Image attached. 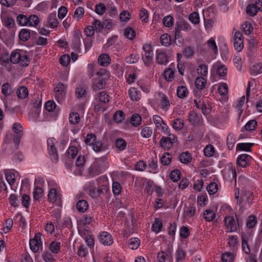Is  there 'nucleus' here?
<instances>
[{
  "mask_svg": "<svg viewBox=\"0 0 262 262\" xmlns=\"http://www.w3.org/2000/svg\"><path fill=\"white\" fill-rule=\"evenodd\" d=\"M86 94V88L84 86L80 85L77 86L75 89V96L78 99L85 98Z\"/></svg>",
  "mask_w": 262,
  "mask_h": 262,
  "instance_id": "obj_30",
  "label": "nucleus"
},
{
  "mask_svg": "<svg viewBox=\"0 0 262 262\" xmlns=\"http://www.w3.org/2000/svg\"><path fill=\"white\" fill-rule=\"evenodd\" d=\"M148 171L154 173L158 172V161L156 158H151L148 161Z\"/></svg>",
  "mask_w": 262,
  "mask_h": 262,
  "instance_id": "obj_31",
  "label": "nucleus"
},
{
  "mask_svg": "<svg viewBox=\"0 0 262 262\" xmlns=\"http://www.w3.org/2000/svg\"><path fill=\"white\" fill-rule=\"evenodd\" d=\"M77 210L81 212H84L86 211L89 208V204L86 200H79L76 204Z\"/></svg>",
  "mask_w": 262,
  "mask_h": 262,
  "instance_id": "obj_38",
  "label": "nucleus"
},
{
  "mask_svg": "<svg viewBox=\"0 0 262 262\" xmlns=\"http://www.w3.org/2000/svg\"><path fill=\"white\" fill-rule=\"evenodd\" d=\"M173 128L176 130L182 129L184 126V121L181 118H176L172 121L171 123Z\"/></svg>",
  "mask_w": 262,
  "mask_h": 262,
  "instance_id": "obj_36",
  "label": "nucleus"
},
{
  "mask_svg": "<svg viewBox=\"0 0 262 262\" xmlns=\"http://www.w3.org/2000/svg\"><path fill=\"white\" fill-rule=\"evenodd\" d=\"M81 34L80 33L75 32L72 40L71 48L77 53H80L81 51Z\"/></svg>",
  "mask_w": 262,
  "mask_h": 262,
  "instance_id": "obj_15",
  "label": "nucleus"
},
{
  "mask_svg": "<svg viewBox=\"0 0 262 262\" xmlns=\"http://www.w3.org/2000/svg\"><path fill=\"white\" fill-rule=\"evenodd\" d=\"M207 85L206 80L204 77H198L195 79V86L199 90H203L206 88Z\"/></svg>",
  "mask_w": 262,
  "mask_h": 262,
  "instance_id": "obj_34",
  "label": "nucleus"
},
{
  "mask_svg": "<svg viewBox=\"0 0 262 262\" xmlns=\"http://www.w3.org/2000/svg\"><path fill=\"white\" fill-rule=\"evenodd\" d=\"M127 146L126 142L122 138H118L115 140V147L117 151H122L125 149Z\"/></svg>",
  "mask_w": 262,
  "mask_h": 262,
  "instance_id": "obj_33",
  "label": "nucleus"
},
{
  "mask_svg": "<svg viewBox=\"0 0 262 262\" xmlns=\"http://www.w3.org/2000/svg\"><path fill=\"white\" fill-rule=\"evenodd\" d=\"M2 93L6 97L11 96L14 93L12 86L9 83H5L2 86Z\"/></svg>",
  "mask_w": 262,
  "mask_h": 262,
  "instance_id": "obj_24",
  "label": "nucleus"
},
{
  "mask_svg": "<svg viewBox=\"0 0 262 262\" xmlns=\"http://www.w3.org/2000/svg\"><path fill=\"white\" fill-rule=\"evenodd\" d=\"M28 89L24 86L19 87L16 91L17 96L20 99H25L28 96Z\"/></svg>",
  "mask_w": 262,
  "mask_h": 262,
  "instance_id": "obj_49",
  "label": "nucleus"
},
{
  "mask_svg": "<svg viewBox=\"0 0 262 262\" xmlns=\"http://www.w3.org/2000/svg\"><path fill=\"white\" fill-rule=\"evenodd\" d=\"M172 156L168 152L164 153L161 157V163L163 165H168L171 162Z\"/></svg>",
  "mask_w": 262,
  "mask_h": 262,
  "instance_id": "obj_46",
  "label": "nucleus"
},
{
  "mask_svg": "<svg viewBox=\"0 0 262 262\" xmlns=\"http://www.w3.org/2000/svg\"><path fill=\"white\" fill-rule=\"evenodd\" d=\"M17 22L18 25L24 26H28V17L24 14H19L17 16Z\"/></svg>",
  "mask_w": 262,
  "mask_h": 262,
  "instance_id": "obj_62",
  "label": "nucleus"
},
{
  "mask_svg": "<svg viewBox=\"0 0 262 262\" xmlns=\"http://www.w3.org/2000/svg\"><path fill=\"white\" fill-rule=\"evenodd\" d=\"M179 160L182 163L188 164L192 161V156L188 151L183 152L179 156Z\"/></svg>",
  "mask_w": 262,
  "mask_h": 262,
  "instance_id": "obj_32",
  "label": "nucleus"
},
{
  "mask_svg": "<svg viewBox=\"0 0 262 262\" xmlns=\"http://www.w3.org/2000/svg\"><path fill=\"white\" fill-rule=\"evenodd\" d=\"M204 155L207 157H212L215 152L214 147L211 144L207 145L204 149Z\"/></svg>",
  "mask_w": 262,
  "mask_h": 262,
  "instance_id": "obj_60",
  "label": "nucleus"
},
{
  "mask_svg": "<svg viewBox=\"0 0 262 262\" xmlns=\"http://www.w3.org/2000/svg\"><path fill=\"white\" fill-rule=\"evenodd\" d=\"M97 140L96 136L93 133L88 134L84 140V142L86 145L92 146L94 142Z\"/></svg>",
  "mask_w": 262,
  "mask_h": 262,
  "instance_id": "obj_59",
  "label": "nucleus"
},
{
  "mask_svg": "<svg viewBox=\"0 0 262 262\" xmlns=\"http://www.w3.org/2000/svg\"><path fill=\"white\" fill-rule=\"evenodd\" d=\"M69 122L73 125L77 124L80 122V116L78 113L72 112L69 115Z\"/></svg>",
  "mask_w": 262,
  "mask_h": 262,
  "instance_id": "obj_45",
  "label": "nucleus"
},
{
  "mask_svg": "<svg viewBox=\"0 0 262 262\" xmlns=\"http://www.w3.org/2000/svg\"><path fill=\"white\" fill-rule=\"evenodd\" d=\"M66 154L67 155L68 157V161L69 162V164H66V165L67 166V168L68 169H71L72 167V165H71V161L70 159H74L76 156L78 154V149L75 146H71L69 147V148L67 149Z\"/></svg>",
  "mask_w": 262,
  "mask_h": 262,
  "instance_id": "obj_19",
  "label": "nucleus"
},
{
  "mask_svg": "<svg viewBox=\"0 0 262 262\" xmlns=\"http://www.w3.org/2000/svg\"><path fill=\"white\" fill-rule=\"evenodd\" d=\"M253 145V143H241L236 145V150L241 151H250L251 147Z\"/></svg>",
  "mask_w": 262,
  "mask_h": 262,
  "instance_id": "obj_47",
  "label": "nucleus"
},
{
  "mask_svg": "<svg viewBox=\"0 0 262 262\" xmlns=\"http://www.w3.org/2000/svg\"><path fill=\"white\" fill-rule=\"evenodd\" d=\"M48 200L50 202L59 204L61 201V194L60 189L52 188L49 189L48 194Z\"/></svg>",
  "mask_w": 262,
  "mask_h": 262,
  "instance_id": "obj_12",
  "label": "nucleus"
},
{
  "mask_svg": "<svg viewBox=\"0 0 262 262\" xmlns=\"http://www.w3.org/2000/svg\"><path fill=\"white\" fill-rule=\"evenodd\" d=\"M227 244L233 252L236 251L239 246L237 236L236 235H229L227 238Z\"/></svg>",
  "mask_w": 262,
  "mask_h": 262,
  "instance_id": "obj_21",
  "label": "nucleus"
},
{
  "mask_svg": "<svg viewBox=\"0 0 262 262\" xmlns=\"http://www.w3.org/2000/svg\"><path fill=\"white\" fill-rule=\"evenodd\" d=\"M160 97V107L162 110L167 111L169 109L170 104L167 96L164 94H159Z\"/></svg>",
  "mask_w": 262,
  "mask_h": 262,
  "instance_id": "obj_23",
  "label": "nucleus"
},
{
  "mask_svg": "<svg viewBox=\"0 0 262 262\" xmlns=\"http://www.w3.org/2000/svg\"><path fill=\"white\" fill-rule=\"evenodd\" d=\"M4 173L6 179L9 184L10 185L14 184L16 179L14 173L8 170H5Z\"/></svg>",
  "mask_w": 262,
  "mask_h": 262,
  "instance_id": "obj_37",
  "label": "nucleus"
},
{
  "mask_svg": "<svg viewBox=\"0 0 262 262\" xmlns=\"http://www.w3.org/2000/svg\"><path fill=\"white\" fill-rule=\"evenodd\" d=\"M252 160V157L247 154H242L238 156L236 164L242 167H246Z\"/></svg>",
  "mask_w": 262,
  "mask_h": 262,
  "instance_id": "obj_16",
  "label": "nucleus"
},
{
  "mask_svg": "<svg viewBox=\"0 0 262 262\" xmlns=\"http://www.w3.org/2000/svg\"><path fill=\"white\" fill-rule=\"evenodd\" d=\"M61 243L57 241H53L49 245V250L52 254L56 255L60 251Z\"/></svg>",
  "mask_w": 262,
  "mask_h": 262,
  "instance_id": "obj_28",
  "label": "nucleus"
},
{
  "mask_svg": "<svg viewBox=\"0 0 262 262\" xmlns=\"http://www.w3.org/2000/svg\"><path fill=\"white\" fill-rule=\"evenodd\" d=\"M54 139L50 138L47 140L48 154L51 161L56 163L58 161L57 151L54 145Z\"/></svg>",
  "mask_w": 262,
  "mask_h": 262,
  "instance_id": "obj_9",
  "label": "nucleus"
},
{
  "mask_svg": "<svg viewBox=\"0 0 262 262\" xmlns=\"http://www.w3.org/2000/svg\"><path fill=\"white\" fill-rule=\"evenodd\" d=\"M257 223V219L255 216L253 215L248 217L246 222V226L248 228L251 229L255 227Z\"/></svg>",
  "mask_w": 262,
  "mask_h": 262,
  "instance_id": "obj_56",
  "label": "nucleus"
},
{
  "mask_svg": "<svg viewBox=\"0 0 262 262\" xmlns=\"http://www.w3.org/2000/svg\"><path fill=\"white\" fill-rule=\"evenodd\" d=\"M188 91L186 86H179L177 88V96L181 99H183L187 96Z\"/></svg>",
  "mask_w": 262,
  "mask_h": 262,
  "instance_id": "obj_43",
  "label": "nucleus"
},
{
  "mask_svg": "<svg viewBox=\"0 0 262 262\" xmlns=\"http://www.w3.org/2000/svg\"><path fill=\"white\" fill-rule=\"evenodd\" d=\"M142 118L140 115L135 114L132 115L130 119V122L133 126H138L140 125Z\"/></svg>",
  "mask_w": 262,
  "mask_h": 262,
  "instance_id": "obj_51",
  "label": "nucleus"
},
{
  "mask_svg": "<svg viewBox=\"0 0 262 262\" xmlns=\"http://www.w3.org/2000/svg\"><path fill=\"white\" fill-rule=\"evenodd\" d=\"M213 69L215 71L217 75L224 77L227 74V69L225 66L220 62H216L213 66Z\"/></svg>",
  "mask_w": 262,
  "mask_h": 262,
  "instance_id": "obj_22",
  "label": "nucleus"
},
{
  "mask_svg": "<svg viewBox=\"0 0 262 262\" xmlns=\"http://www.w3.org/2000/svg\"><path fill=\"white\" fill-rule=\"evenodd\" d=\"M99 239L100 243L104 246H111L114 242L112 235L106 231H103L100 233Z\"/></svg>",
  "mask_w": 262,
  "mask_h": 262,
  "instance_id": "obj_14",
  "label": "nucleus"
},
{
  "mask_svg": "<svg viewBox=\"0 0 262 262\" xmlns=\"http://www.w3.org/2000/svg\"><path fill=\"white\" fill-rule=\"evenodd\" d=\"M129 98L133 101H138L141 98V93L137 88L132 87L128 91Z\"/></svg>",
  "mask_w": 262,
  "mask_h": 262,
  "instance_id": "obj_25",
  "label": "nucleus"
},
{
  "mask_svg": "<svg viewBox=\"0 0 262 262\" xmlns=\"http://www.w3.org/2000/svg\"><path fill=\"white\" fill-rule=\"evenodd\" d=\"M181 173L179 169H174L172 170L170 174L169 177L174 182H177L181 179Z\"/></svg>",
  "mask_w": 262,
  "mask_h": 262,
  "instance_id": "obj_50",
  "label": "nucleus"
},
{
  "mask_svg": "<svg viewBox=\"0 0 262 262\" xmlns=\"http://www.w3.org/2000/svg\"><path fill=\"white\" fill-rule=\"evenodd\" d=\"M10 61L13 64H19L23 67H27L30 62L29 57L23 51H14L10 56Z\"/></svg>",
  "mask_w": 262,
  "mask_h": 262,
  "instance_id": "obj_1",
  "label": "nucleus"
},
{
  "mask_svg": "<svg viewBox=\"0 0 262 262\" xmlns=\"http://www.w3.org/2000/svg\"><path fill=\"white\" fill-rule=\"evenodd\" d=\"M110 96L109 94L105 91L100 92L98 95V102L95 103L94 108L97 111H102L104 112L106 110L105 104L110 101Z\"/></svg>",
  "mask_w": 262,
  "mask_h": 262,
  "instance_id": "obj_5",
  "label": "nucleus"
},
{
  "mask_svg": "<svg viewBox=\"0 0 262 262\" xmlns=\"http://www.w3.org/2000/svg\"><path fill=\"white\" fill-rule=\"evenodd\" d=\"M54 254L49 251H45L42 254V258L45 262H55L56 260L54 257Z\"/></svg>",
  "mask_w": 262,
  "mask_h": 262,
  "instance_id": "obj_41",
  "label": "nucleus"
},
{
  "mask_svg": "<svg viewBox=\"0 0 262 262\" xmlns=\"http://www.w3.org/2000/svg\"><path fill=\"white\" fill-rule=\"evenodd\" d=\"M177 29L181 31H189L191 29L190 25L185 21H181L177 24Z\"/></svg>",
  "mask_w": 262,
  "mask_h": 262,
  "instance_id": "obj_58",
  "label": "nucleus"
},
{
  "mask_svg": "<svg viewBox=\"0 0 262 262\" xmlns=\"http://www.w3.org/2000/svg\"><path fill=\"white\" fill-rule=\"evenodd\" d=\"M10 56L8 53L4 52L0 54V64L6 66L9 63Z\"/></svg>",
  "mask_w": 262,
  "mask_h": 262,
  "instance_id": "obj_61",
  "label": "nucleus"
},
{
  "mask_svg": "<svg viewBox=\"0 0 262 262\" xmlns=\"http://www.w3.org/2000/svg\"><path fill=\"white\" fill-rule=\"evenodd\" d=\"M257 126V123L255 120H250L242 128L241 131L243 132L246 130L251 132L254 130L256 128Z\"/></svg>",
  "mask_w": 262,
  "mask_h": 262,
  "instance_id": "obj_35",
  "label": "nucleus"
},
{
  "mask_svg": "<svg viewBox=\"0 0 262 262\" xmlns=\"http://www.w3.org/2000/svg\"><path fill=\"white\" fill-rule=\"evenodd\" d=\"M262 73V64L257 63L254 64L250 69V74L252 75L255 76Z\"/></svg>",
  "mask_w": 262,
  "mask_h": 262,
  "instance_id": "obj_53",
  "label": "nucleus"
},
{
  "mask_svg": "<svg viewBox=\"0 0 262 262\" xmlns=\"http://www.w3.org/2000/svg\"><path fill=\"white\" fill-rule=\"evenodd\" d=\"M99 64L103 67H107L111 63V59L107 54H102L98 57Z\"/></svg>",
  "mask_w": 262,
  "mask_h": 262,
  "instance_id": "obj_29",
  "label": "nucleus"
},
{
  "mask_svg": "<svg viewBox=\"0 0 262 262\" xmlns=\"http://www.w3.org/2000/svg\"><path fill=\"white\" fill-rule=\"evenodd\" d=\"M162 227L163 224L162 221L158 219H156L152 225L151 230L153 232L157 234L161 231Z\"/></svg>",
  "mask_w": 262,
  "mask_h": 262,
  "instance_id": "obj_44",
  "label": "nucleus"
},
{
  "mask_svg": "<svg viewBox=\"0 0 262 262\" xmlns=\"http://www.w3.org/2000/svg\"><path fill=\"white\" fill-rule=\"evenodd\" d=\"M160 42L162 45L165 47L169 46L171 43V37L170 35L168 34H164L161 35L160 37Z\"/></svg>",
  "mask_w": 262,
  "mask_h": 262,
  "instance_id": "obj_52",
  "label": "nucleus"
},
{
  "mask_svg": "<svg viewBox=\"0 0 262 262\" xmlns=\"http://www.w3.org/2000/svg\"><path fill=\"white\" fill-rule=\"evenodd\" d=\"M42 234L37 233L35 235L33 238L30 240V247L31 250L34 252H37L40 248L42 246V242L41 241Z\"/></svg>",
  "mask_w": 262,
  "mask_h": 262,
  "instance_id": "obj_11",
  "label": "nucleus"
},
{
  "mask_svg": "<svg viewBox=\"0 0 262 262\" xmlns=\"http://www.w3.org/2000/svg\"><path fill=\"white\" fill-rule=\"evenodd\" d=\"M215 217V214L213 210L208 209L204 212V217L207 222L213 221Z\"/></svg>",
  "mask_w": 262,
  "mask_h": 262,
  "instance_id": "obj_55",
  "label": "nucleus"
},
{
  "mask_svg": "<svg viewBox=\"0 0 262 262\" xmlns=\"http://www.w3.org/2000/svg\"><path fill=\"white\" fill-rule=\"evenodd\" d=\"M171 67H169L164 71V77L168 82H171L174 78V66L170 65Z\"/></svg>",
  "mask_w": 262,
  "mask_h": 262,
  "instance_id": "obj_27",
  "label": "nucleus"
},
{
  "mask_svg": "<svg viewBox=\"0 0 262 262\" xmlns=\"http://www.w3.org/2000/svg\"><path fill=\"white\" fill-rule=\"evenodd\" d=\"M39 19L36 15H31L28 17V26L35 27L39 23Z\"/></svg>",
  "mask_w": 262,
  "mask_h": 262,
  "instance_id": "obj_48",
  "label": "nucleus"
},
{
  "mask_svg": "<svg viewBox=\"0 0 262 262\" xmlns=\"http://www.w3.org/2000/svg\"><path fill=\"white\" fill-rule=\"evenodd\" d=\"M167 135L168 137H162L160 140V143L161 147L164 150H168L172 146L174 143H176L177 141V138L173 134L170 133V132Z\"/></svg>",
  "mask_w": 262,
  "mask_h": 262,
  "instance_id": "obj_7",
  "label": "nucleus"
},
{
  "mask_svg": "<svg viewBox=\"0 0 262 262\" xmlns=\"http://www.w3.org/2000/svg\"><path fill=\"white\" fill-rule=\"evenodd\" d=\"M104 161L101 159H96L88 168V173L91 177H95L102 173L105 170Z\"/></svg>",
  "mask_w": 262,
  "mask_h": 262,
  "instance_id": "obj_3",
  "label": "nucleus"
},
{
  "mask_svg": "<svg viewBox=\"0 0 262 262\" xmlns=\"http://www.w3.org/2000/svg\"><path fill=\"white\" fill-rule=\"evenodd\" d=\"M262 10V1L258 0L254 4L249 5L246 8V12L249 15L255 16L258 11Z\"/></svg>",
  "mask_w": 262,
  "mask_h": 262,
  "instance_id": "obj_13",
  "label": "nucleus"
},
{
  "mask_svg": "<svg viewBox=\"0 0 262 262\" xmlns=\"http://www.w3.org/2000/svg\"><path fill=\"white\" fill-rule=\"evenodd\" d=\"M59 21L56 17V13H51L48 16L46 21V26L51 29H55L58 27Z\"/></svg>",
  "mask_w": 262,
  "mask_h": 262,
  "instance_id": "obj_18",
  "label": "nucleus"
},
{
  "mask_svg": "<svg viewBox=\"0 0 262 262\" xmlns=\"http://www.w3.org/2000/svg\"><path fill=\"white\" fill-rule=\"evenodd\" d=\"M156 61L158 64H166L168 62L167 55L164 52L157 50L156 52Z\"/></svg>",
  "mask_w": 262,
  "mask_h": 262,
  "instance_id": "obj_26",
  "label": "nucleus"
},
{
  "mask_svg": "<svg viewBox=\"0 0 262 262\" xmlns=\"http://www.w3.org/2000/svg\"><path fill=\"white\" fill-rule=\"evenodd\" d=\"M186 256V252L181 248H178L176 251V261L177 262H182L185 260Z\"/></svg>",
  "mask_w": 262,
  "mask_h": 262,
  "instance_id": "obj_42",
  "label": "nucleus"
},
{
  "mask_svg": "<svg viewBox=\"0 0 262 262\" xmlns=\"http://www.w3.org/2000/svg\"><path fill=\"white\" fill-rule=\"evenodd\" d=\"M54 98L59 103L64 100L66 94V86L61 82H59L54 89Z\"/></svg>",
  "mask_w": 262,
  "mask_h": 262,
  "instance_id": "obj_6",
  "label": "nucleus"
},
{
  "mask_svg": "<svg viewBox=\"0 0 262 262\" xmlns=\"http://www.w3.org/2000/svg\"><path fill=\"white\" fill-rule=\"evenodd\" d=\"M40 109H34L32 110L29 114L28 119L33 122L39 121V117L40 113Z\"/></svg>",
  "mask_w": 262,
  "mask_h": 262,
  "instance_id": "obj_39",
  "label": "nucleus"
},
{
  "mask_svg": "<svg viewBox=\"0 0 262 262\" xmlns=\"http://www.w3.org/2000/svg\"><path fill=\"white\" fill-rule=\"evenodd\" d=\"M85 191L92 198L97 197V192L96 188V182L92 181L86 184L84 188Z\"/></svg>",
  "mask_w": 262,
  "mask_h": 262,
  "instance_id": "obj_20",
  "label": "nucleus"
},
{
  "mask_svg": "<svg viewBox=\"0 0 262 262\" xmlns=\"http://www.w3.org/2000/svg\"><path fill=\"white\" fill-rule=\"evenodd\" d=\"M110 73L103 69L97 73V77L94 79L92 87L94 91H98L105 88L106 80L109 77Z\"/></svg>",
  "mask_w": 262,
  "mask_h": 262,
  "instance_id": "obj_2",
  "label": "nucleus"
},
{
  "mask_svg": "<svg viewBox=\"0 0 262 262\" xmlns=\"http://www.w3.org/2000/svg\"><path fill=\"white\" fill-rule=\"evenodd\" d=\"M142 58L146 66H149L152 62L154 56L152 46L148 43H145L142 46Z\"/></svg>",
  "mask_w": 262,
  "mask_h": 262,
  "instance_id": "obj_4",
  "label": "nucleus"
},
{
  "mask_svg": "<svg viewBox=\"0 0 262 262\" xmlns=\"http://www.w3.org/2000/svg\"><path fill=\"white\" fill-rule=\"evenodd\" d=\"M225 224L228 230V232H232L237 229V223L232 216H227L225 219Z\"/></svg>",
  "mask_w": 262,
  "mask_h": 262,
  "instance_id": "obj_17",
  "label": "nucleus"
},
{
  "mask_svg": "<svg viewBox=\"0 0 262 262\" xmlns=\"http://www.w3.org/2000/svg\"><path fill=\"white\" fill-rule=\"evenodd\" d=\"M234 254L233 253L226 252L222 254V260L223 262H233L234 258Z\"/></svg>",
  "mask_w": 262,
  "mask_h": 262,
  "instance_id": "obj_64",
  "label": "nucleus"
},
{
  "mask_svg": "<svg viewBox=\"0 0 262 262\" xmlns=\"http://www.w3.org/2000/svg\"><path fill=\"white\" fill-rule=\"evenodd\" d=\"M233 46L237 52H239L243 49L244 37L242 33L238 30L236 31L233 37Z\"/></svg>",
  "mask_w": 262,
  "mask_h": 262,
  "instance_id": "obj_8",
  "label": "nucleus"
},
{
  "mask_svg": "<svg viewBox=\"0 0 262 262\" xmlns=\"http://www.w3.org/2000/svg\"><path fill=\"white\" fill-rule=\"evenodd\" d=\"M128 244L130 249L136 250L139 247L140 241L137 237H132L129 239Z\"/></svg>",
  "mask_w": 262,
  "mask_h": 262,
  "instance_id": "obj_57",
  "label": "nucleus"
},
{
  "mask_svg": "<svg viewBox=\"0 0 262 262\" xmlns=\"http://www.w3.org/2000/svg\"><path fill=\"white\" fill-rule=\"evenodd\" d=\"M19 37L22 41H27L30 38V32L27 29H23L19 33Z\"/></svg>",
  "mask_w": 262,
  "mask_h": 262,
  "instance_id": "obj_54",
  "label": "nucleus"
},
{
  "mask_svg": "<svg viewBox=\"0 0 262 262\" xmlns=\"http://www.w3.org/2000/svg\"><path fill=\"white\" fill-rule=\"evenodd\" d=\"M124 36L130 40L133 39L136 36V32L132 28H127L124 31Z\"/></svg>",
  "mask_w": 262,
  "mask_h": 262,
  "instance_id": "obj_63",
  "label": "nucleus"
},
{
  "mask_svg": "<svg viewBox=\"0 0 262 262\" xmlns=\"http://www.w3.org/2000/svg\"><path fill=\"white\" fill-rule=\"evenodd\" d=\"M196 72L201 76H206L208 74V66L204 63L200 64L197 67Z\"/></svg>",
  "mask_w": 262,
  "mask_h": 262,
  "instance_id": "obj_40",
  "label": "nucleus"
},
{
  "mask_svg": "<svg viewBox=\"0 0 262 262\" xmlns=\"http://www.w3.org/2000/svg\"><path fill=\"white\" fill-rule=\"evenodd\" d=\"M154 123L157 129L161 130L164 134H168L170 130L163 119L159 115H154L152 117Z\"/></svg>",
  "mask_w": 262,
  "mask_h": 262,
  "instance_id": "obj_10",
  "label": "nucleus"
}]
</instances>
